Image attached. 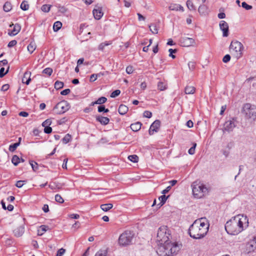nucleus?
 I'll list each match as a JSON object with an SVG mask.
<instances>
[{
  "mask_svg": "<svg viewBox=\"0 0 256 256\" xmlns=\"http://www.w3.org/2000/svg\"><path fill=\"white\" fill-rule=\"evenodd\" d=\"M248 226V219L246 216L238 214L228 221L225 224V230L228 234L236 235L244 230V224Z\"/></svg>",
  "mask_w": 256,
  "mask_h": 256,
  "instance_id": "obj_1",
  "label": "nucleus"
},
{
  "mask_svg": "<svg viewBox=\"0 0 256 256\" xmlns=\"http://www.w3.org/2000/svg\"><path fill=\"white\" fill-rule=\"evenodd\" d=\"M204 218L196 220L188 229V234L194 239L203 238L207 234L208 226L202 220Z\"/></svg>",
  "mask_w": 256,
  "mask_h": 256,
  "instance_id": "obj_2",
  "label": "nucleus"
},
{
  "mask_svg": "<svg viewBox=\"0 0 256 256\" xmlns=\"http://www.w3.org/2000/svg\"><path fill=\"white\" fill-rule=\"evenodd\" d=\"M170 236V234L167 226H160L158 230L156 236V241L158 244H164L169 242Z\"/></svg>",
  "mask_w": 256,
  "mask_h": 256,
  "instance_id": "obj_3",
  "label": "nucleus"
},
{
  "mask_svg": "<svg viewBox=\"0 0 256 256\" xmlns=\"http://www.w3.org/2000/svg\"><path fill=\"white\" fill-rule=\"evenodd\" d=\"M244 46L242 44L237 40L232 41L230 46V52L232 55L236 58L242 56Z\"/></svg>",
  "mask_w": 256,
  "mask_h": 256,
  "instance_id": "obj_4",
  "label": "nucleus"
},
{
  "mask_svg": "<svg viewBox=\"0 0 256 256\" xmlns=\"http://www.w3.org/2000/svg\"><path fill=\"white\" fill-rule=\"evenodd\" d=\"M134 234L133 232L130 230H126L118 238V244L120 246H126L132 243V240L134 238Z\"/></svg>",
  "mask_w": 256,
  "mask_h": 256,
  "instance_id": "obj_5",
  "label": "nucleus"
},
{
  "mask_svg": "<svg viewBox=\"0 0 256 256\" xmlns=\"http://www.w3.org/2000/svg\"><path fill=\"white\" fill-rule=\"evenodd\" d=\"M194 196L196 198H201L207 192L208 189L203 184H200L194 182L192 185Z\"/></svg>",
  "mask_w": 256,
  "mask_h": 256,
  "instance_id": "obj_6",
  "label": "nucleus"
},
{
  "mask_svg": "<svg viewBox=\"0 0 256 256\" xmlns=\"http://www.w3.org/2000/svg\"><path fill=\"white\" fill-rule=\"evenodd\" d=\"M159 248L157 253L160 256H172V244L169 242L164 244H158Z\"/></svg>",
  "mask_w": 256,
  "mask_h": 256,
  "instance_id": "obj_7",
  "label": "nucleus"
},
{
  "mask_svg": "<svg viewBox=\"0 0 256 256\" xmlns=\"http://www.w3.org/2000/svg\"><path fill=\"white\" fill-rule=\"evenodd\" d=\"M70 106L68 102L66 100H62L55 106L54 110L56 112H66L69 110Z\"/></svg>",
  "mask_w": 256,
  "mask_h": 256,
  "instance_id": "obj_8",
  "label": "nucleus"
},
{
  "mask_svg": "<svg viewBox=\"0 0 256 256\" xmlns=\"http://www.w3.org/2000/svg\"><path fill=\"white\" fill-rule=\"evenodd\" d=\"M180 42L182 46L187 47L194 46L196 44L194 39L188 37L181 38L180 40Z\"/></svg>",
  "mask_w": 256,
  "mask_h": 256,
  "instance_id": "obj_9",
  "label": "nucleus"
},
{
  "mask_svg": "<svg viewBox=\"0 0 256 256\" xmlns=\"http://www.w3.org/2000/svg\"><path fill=\"white\" fill-rule=\"evenodd\" d=\"M256 249V238L250 240L246 244V251L248 253L254 252Z\"/></svg>",
  "mask_w": 256,
  "mask_h": 256,
  "instance_id": "obj_10",
  "label": "nucleus"
},
{
  "mask_svg": "<svg viewBox=\"0 0 256 256\" xmlns=\"http://www.w3.org/2000/svg\"><path fill=\"white\" fill-rule=\"evenodd\" d=\"M220 28L222 31V36L226 37L228 36V25L224 20H221L219 24Z\"/></svg>",
  "mask_w": 256,
  "mask_h": 256,
  "instance_id": "obj_11",
  "label": "nucleus"
},
{
  "mask_svg": "<svg viewBox=\"0 0 256 256\" xmlns=\"http://www.w3.org/2000/svg\"><path fill=\"white\" fill-rule=\"evenodd\" d=\"M234 118H232V120H228L224 124V130L228 132H231L233 130L234 128L236 126Z\"/></svg>",
  "mask_w": 256,
  "mask_h": 256,
  "instance_id": "obj_12",
  "label": "nucleus"
},
{
  "mask_svg": "<svg viewBox=\"0 0 256 256\" xmlns=\"http://www.w3.org/2000/svg\"><path fill=\"white\" fill-rule=\"evenodd\" d=\"M160 126V122L158 120H155L150 126L148 130L149 134L152 135L154 132H156Z\"/></svg>",
  "mask_w": 256,
  "mask_h": 256,
  "instance_id": "obj_13",
  "label": "nucleus"
},
{
  "mask_svg": "<svg viewBox=\"0 0 256 256\" xmlns=\"http://www.w3.org/2000/svg\"><path fill=\"white\" fill-rule=\"evenodd\" d=\"M24 232V224H21L20 226L16 228L14 230L13 232L15 236L20 237L22 236Z\"/></svg>",
  "mask_w": 256,
  "mask_h": 256,
  "instance_id": "obj_14",
  "label": "nucleus"
},
{
  "mask_svg": "<svg viewBox=\"0 0 256 256\" xmlns=\"http://www.w3.org/2000/svg\"><path fill=\"white\" fill-rule=\"evenodd\" d=\"M92 14L94 18L97 20H100L104 15L102 8L100 7H98L97 8H94L92 10Z\"/></svg>",
  "mask_w": 256,
  "mask_h": 256,
  "instance_id": "obj_15",
  "label": "nucleus"
},
{
  "mask_svg": "<svg viewBox=\"0 0 256 256\" xmlns=\"http://www.w3.org/2000/svg\"><path fill=\"white\" fill-rule=\"evenodd\" d=\"M247 111L256 112V106L254 105H252L249 103L246 104L242 107V112H246Z\"/></svg>",
  "mask_w": 256,
  "mask_h": 256,
  "instance_id": "obj_16",
  "label": "nucleus"
},
{
  "mask_svg": "<svg viewBox=\"0 0 256 256\" xmlns=\"http://www.w3.org/2000/svg\"><path fill=\"white\" fill-rule=\"evenodd\" d=\"M14 26V28L10 32H8V34L10 36H16L17 34L20 31L21 29V27L20 24H12L10 25V26Z\"/></svg>",
  "mask_w": 256,
  "mask_h": 256,
  "instance_id": "obj_17",
  "label": "nucleus"
},
{
  "mask_svg": "<svg viewBox=\"0 0 256 256\" xmlns=\"http://www.w3.org/2000/svg\"><path fill=\"white\" fill-rule=\"evenodd\" d=\"M31 72L30 71H26L24 72V76L22 78V82L24 84H26L28 85L31 81L30 78Z\"/></svg>",
  "mask_w": 256,
  "mask_h": 256,
  "instance_id": "obj_18",
  "label": "nucleus"
},
{
  "mask_svg": "<svg viewBox=\"0 0 256 256\" xmlns=\"http://www.w3.org/2000/svg\"><path fill=\"white\" fill-rule=\"evenodd\" d=\"M96 120L100 122L101 124L106 125L108 124L110 120L106 116H96Z\"/></svg>",
  "mask_w": 256,
  "mask_h": 256,
  "instance_id": "obj_19",
  "label": "nucleus"
},
{
  "mask_svg": "<svg viewBox=\"0 0 256 256\" xmlns=\"http://www.w3.org/2000/svg\"><path fill=\"white\" fill-rule=\"evenodd\" d=\"M198 12L201 15H206L208 14V8L205 5L200 6L198 8Z\"/></svg>",
  "mask_w": 256,
  "mask_h": 256,
  "instance_id": "obj_20",
  "label": "nucleus"
},
{
  "mask_svg": "<svg viewBox=\"0 0 256 256\" xmlns=\"http://www.w3.org/2000/svg\"><path fill=\"white\" fill-rule=\"evenodd\" d=\"M196 92V88L194 86H187L185 88L184 92L186 94H193Z\"/></svg>",
  "mask_w": 256,
  "mask_h": 256,
  "instance_id": "obj_21",
  "label": "nucleus"
},
{
  "mask_svg": "<svg viewBox=\"0 0 256 256\" xmlns=\"http://www.w3.org/2000/svg\"><path fill=\"white\" fill-rule=\"evenodd\" d=\"M36 48V43L32 41L28 46L27 49L30 54H32L35 50Z\"/></svg>",
  "mask_w": 256,
  "mask_h": 256,
  "instance_id": "obj_22",
  "label": "nucleus"
},
{
  "mask_svg": "<svg viewBox=\"0 0 256 256\" xmlns=\"http://www.w3.org/2000/svg\"><path fill=\"white\" fill-rule=\"evenodd\" d=\"M142 124L140 122H136L130 125V128L134 132H138L141 128Z\"/></svg>",
  "mask_w": 256,
  "mask_h": 256,
  "instance_id": "obj_23",
  "label": "nucleus"
},
{
  "mask_svg": "<svg viewBox=\"0 0 256 256\" xmlns=\"http://www.w3.org/2000/svg\"><path fill=\"white\" fill-rule=\"evenodd\" d=\"M64 186V184H56V183H53L50 184H49V187L52 190H60L62 188V186Z\"/></svg>",
  "mask_w": 256,
  "mask_h": 256,
  "instance_id": "obj_24",
  "label": "nucleus"
},
{
  "mask_svg": "<svg viewBox=\"0 0 256 256\" xmlns=\"http://www.w3.org/2000/svg\"><path fill=\"white\" fill-rule=\"evenodd\" d=\"M113 206L112 204H103L100 206L102 210L104 212H107L110 210Z\"/></svg>",
  "mask_w": 256,
  "mask_h": 256,
  "instance_id": "obj_25",
  "label": "nucleus"
},
{
  "mask_svg": "<svg viewBox=\"0 0 256 256\" xmlns=\"http://www.w3.org/2000/svg\"><path fill=\"white\" fill-rule=\"evenodd\" d=\"M106 98L105 97H100L97 100L92 103V106L95 104H101L104 103L106 101Z\"/></svg>",
  "mask_w": 256,
  "mask_h": 256,
  "instance_id": "obj_26",
  "label": "nucleus"
},
{
  "mask_svg": "<svg viewBox=\"0 0 256 256\" xmlns=\"http://www.w3.org/2000/svg\"><path fill=\"white\" fill-rule=\"evenodd\" d=\"M62 26V23L60 21L55 22L53 26V30L54 32H58Z\"/></svg>",
  "mask_w": 256,
  "mask_h": 256,
  "instance_id": "obj_27",
  "label": "nucleus"
},
{
  "mask_svg": "<svg viewBox=\"0 0 256 256\" xmlns=\"http://www.w3.org/2000/svg\"><path fill=\"white\" fill-rule=\"evenodd\" d=\"M48 229V226L45 225H42L40 230H38V234L40 236H42L43 234Z\"/></svg>",
  "mask_w": 256,
  "mask_h": 256,
  "instance_id": "obj_28",
  "label": "nucleus"
},
{
  "mask_svg": "<svg viewBox=\"0 0 256 256\" xmlns=\"http://www.w3.org/2000/svg\"><path fill=\"white\" fill-rule=\"evenodd\" d=\"M164 194H163V195L159 197V200H160V202L158 205H160V206H162L166 202L167 198L170 196H166Z\"/></svg>",
  "mask_w": 256,
  "mask_h": 256,
  "instance_id": "obj_29",
  "label": "nucleus"
},
{
  "mask_svg": "<svg viewBox=\"0 0 256 256\" xmlns=\"http://www.w3.org/2000/svg\"><path fill=\"white\" fill-rule=\"evenodd\" d=\"M3 8L5 12H8L12 8V5L10 2H6L3 6Z\"/></svg>",
  "mask_w": 256,
  "mask_h": 256,
  "instance_id": "obj_30",
  "label": "nucleus"
},
{
  "mask_svg": "<svg viewBox=\"0 0 256 256\" xmlns=\"http://www.w3.org/2000/svg\"><path fill=\"white\" fill-rule=\"evenodd\" d=\"M172 256L173 254H176L179 250V248L176 243H172Z\"/></svg>",
  "mask_w": 256,
  "mask_h": 256,
  "instance_id": "obj_31",
  "label": "nucleus"
},
{
  "mask_svg": "<svg viewBox=\"0 0 256 256\" xmlns=\"http://www.w3.org/2000/svg\"><path fill=\"white\" fill-rule=\"evenodd\" d=\"M149 28H150V32L153 34H157L158 33V28L155 24H152L150 25Z\"/></svg>",
  "mask_w": 256,
  "mask_h": 256,
  "instance_id": "obj_32",
  "label": "nucleus"
},
{
  "mask_svg": "<svg viewBox=\"0 0 256 256\" xmlns=\"http://www.w3.org/2000/svg\"><path fill=\"white\" fill-rule=\"evenodd\" d=\"M20 8L23 10H28L29 8V4H28V2L26 0H24L20 4Z\"/></svg>",
  "mask_w": 256,
  "mask_h": 256,
  "instance_id": "obj_33",
  "label": "nucleus"
},
{
  "mask_svg": "<svg viewBox=\"0 0 256 256\" xmlns=\"http://www.w3.org/2000/svg\"><path fill=\"white\" fill-rule=\"evenodd\" d=\"M12 162L14 166H17L20 162V158L16 155H14L12 159Z\"/></svg>",
  "mask_w": 256,
  "mask_h": 256,
  "instance_id": "obj_34",
  "label": "nucleus"
},
{
  "mask_svg": "<svg viewBox=\"0 0 256 256\" xmlns=\"http://www.w3.org/2000/svg\"><path fill=\"white\" fill-rule=\"evenodd\" d=\"M64 85L63 82L57 80L54 83V88L56 90H60L63 88Z\"/></svg>",
  "mask_w": 256,
  "mask_h": 256,
  "instance_id": "obj_35",
  "label": "nucleus"
},
{
  "mask_svg": "<svg viewBox=\"0 0 256 256\" xmlns=\"http://www.w3.org/2000/svg\"><path fill=\"white\" fill-rule=\"evenodd\" d=\"M72 136L70 134H66L64 137L62 139L63 143L66 144L71 140Z\"/></svg>",
  "mask_w": 256,
  "mask_h": 256,
  "instance_id": "obj_36",
  "label": "nucleus"
},
{
  "mask_svg": "<svg viewBox=\"0 0 256 256\" xmlns=\"http://www.w3.org/2000/svg\"><path fill=\"white\" fill-rule=\"evenodd\" d=\"M53 72V70L50 68H46L42 70V73L46 74L48 76H51Z\"/></svg>",
  "mask_w": 256,
  "mask_h": 256,
  "instance_id": "obj_37",
  "label": "nucleus"
},
{
  "mask_svg": "<svg viewBox=\"0 0 256 256\" xmlns=\"http://www.w3.org/2000/svg\"><path fill=\"white\" fill-rule=\"evenodd\" d=\"M20 146V142H16L12 144H11L9 146V150L13 152H14L17 147Z\"/></svg>",
  "mask_w": 256,
  "mask_h": 256,
  "instance_id": "obj_38",
  "label": "nucleus"
},
{
  "mask_svg": "<svg viewBox=\"0 0 256 256\" xmlns=\"http://www.w3.org/2000/svg\"><path fill=\"white\" fill-rule=\"evenodd\" d=\"M158 88L160 90L162 91L166 89V86L164 82H159L158 84Z\"/></svg>",
  "mask_w": 256,
  "mask_h": 256,
  "instance_id": "obj_39",
  "label": "nucleus"
},
{
  "mask_svg": "<svg viewBox=\"0 0 256 256\" xmlns=\"http://www.w3.org/2000/svg\"><path fill=\"white\" fill-rule=\"evenodd\" d=\"M50 8H51V5L44 4L41 7V10L44 12H48L50 10Z\"/></svg>",
  "mask_w": 256,
  "mask_h": 256,
  "instance_id": "obj_40",
  "label": "nucleus"
},
{
  "mask_svg": "<svg viewBox=\"0 0 256 256\" xmlns=\"http://www.w3.org/2000/svg\"><path fill=\"white\" fill-rule=\"evenodd\" d=\"M128 107L124 104L120 105L118 110V112H128Z\"/></svg>",
  "mask_w": 256,
  "mask_h": 256,
  "instance_id": "obj_41",
  "label": "nucleus"
},
{
  "mask_svg": "<svg viewBox=\"0 0 256 256\" xmlns=\"http://www.w3.org/2000/svg\"><path fill=\"white\" fill-rule=\"evenodd\" d=\"M186 6L190 10H194V6L193 4V2L190 0H188L186 2Z\"/></svg>",
  "mask_w": 256,
  "mask_h": 256,
  "instance_id": "obj_42",
  "label": "nucleus"
},
{
  "mask_svg": "<svg viewBox=\"0 0 256 256\" xmlns=\"http://www.w3.org/2000/svg\"><path fill=\"white\" fill-rule=\"evenodd\" d=\"M128 158L130 160L134 162H138V157L136 155L129 156Z\"/></svg>",
  "mask_w": 256,
  "mask_h": 256,
  "instance_id": "obj_43",
  "label": "nucleus"
},
{
  "mask_svg": "<svg viewBox=\"0 0 256 256\" xmlns=\"http://www.w3.org/2000/svg\"><path fill=\"white\" fill-rule=\"evenodd\" d=\"M55 200L56 202H59L60 204H62L64 202V199L58 194H56L55 196Z\"/></svg>",
  "mask_w": 256,
  "mask_h": 256,
  "instance_id": "obj_44",
  "label": "nucleus"
},
{
  "mask_svg": "<svg viewBox=\"0 0 256 256\" xmlns=\"http://www.w3.org/2000/svg\"><path fill=\"white\" fill-rule=\"evenodd\" d=\"M107 252L105 250H100L95 254L94 256H106Z\"/></svg>",
  "mask_w": 256,
  "mask_h": 256,
  "instance_id": "obj_45",
  "label": "nucleus"
},
{
  "mask_svg": "<svg viewBox=\"0 0 256 256\" xmlns=\"http://www.w3.org/2000/svg\"><path fill=\"white\" fill-rule=\"evenodd\" d=\"M30 164L34 171H36L38 169V164L34 161H30Z\"/></svg>",
  "mask_w": 256,
  "mask_h": 256,
  "instance_id": "obj_46",
  "label": "nucleus"
},
{
  "mask_svg": "<svg viewBox=\"0 0 256 256\" xmlns=\"http://www.w3.org/2000/svg\"><path fill=\"white\" fill-rule=\"evenodd\" d=\"M245 116L246 118H250L252 117H253V120H254L256 118V113H245Z\"/></svg>",
  "mask_w": 256,
  "mask_h": 256,
  "instance_id": "obj_47",
  "label": "nucleus"
},
{
  "mask_svg": "<svg viewBox=\"0 0 256 256\" xmlns=\"http://www.w3.org/2000/svg\"><path fill=\"white\" fill-rule=\"evenodd\" d=\"M101 74L100 73L98 74H92L90 76V81L92 82H94L98 78V76H100Z\"/></svg>",
  "mask_w": 256,
  "mask_h": 256,
  "instance_id": "obj_48",
  "label": "nucleus"
},
{
  "mask_svg": "<svg viewBox=\"0 0 256 256\" xmlns=\"http://www.w3.org/2000/svg\"><path fill=\"white\" fill-rule=\"evenodd\" d=\"M120 90H115L112 92V94H110V97L111 98H116L117 96H118V95H120Z\"/></svg>",
  "mask_w": 256,
  "mask_h": 256,
  "instance_id": "obj_49",
  "label": "nucleus"
},
{
  "mask_svg": "<svg viewBox=\"0 0 256 256\" xmlns=\"http://www.w3.org/2000/svg\"><path fill=\"white\" fill-rule=\"evenodd\" d=\"M178 7L179 6V4H172L169 6V9L171 10H178Z\"/></svg>",
  "mask_w": 256,
  "mask_h": 256,
  "instance_id": "obj_50",
  "label": "nucleus"
},
{
  "mask_svg": "<svg viewBox=\"0 0 256 256\" xmlns=\"http://www.w3.org/2000/svg\"><path fill=\"white\" fill-rule=\"evenodd\" d=\"M26 182V180H18L16 182V186L18 188H22Z\"/></svg>",
  "mask_w": 256,
  "mask_h": 256,
  "instance_id": "obj_51",
  "label": "nucleus"
},
{
  "mask_svg": "<svg viewBox=\"0 0 256 256\" xmlns=\"http://www.w3.org/2000/svg\"><path fill=\"white\" fill-rule=\"evenodd\" d=\"M196 146V143H193V146L192 148H190L188 150V154H194L195 152V148Z\"/></svg>",
  "mask_w": 256,
  "mask_h": 256,
  "instance_id": "obj_52",
  "label": "nucleus"
},
{
  "mask_svg": "<svg viewBox=\"0 0 256 256\" xmlns=\"http://www.w3.org/2000/svg\"><path fill=\"white\" fill-rule=\"evenodd\" d=\"M242 6L246 10H250L252 8V6L248 5L246 2H242Z\"/></svg>",
  "mask_w": 256,
  "mask_h": 256,
  "instance_id": "obj_53",
  "label": "nucleus"
},
{
  "mask_svg": "<svg viewBox=\"0 0 256 256\" xmlns=\"http://www.w3.org/2000/svg\"><path fill=\"white\" fill-rule=\"evenodd\" d=\"M98 112H108V110L106 109L104 106L100 105L98 106Z\"/></svg>",
  "mask_w": 256,
  "mask_h": 256,
  "instance_id": "obj_54",
  "label": "nucleus"
},
{
  "mask_svg": "<svg viewBox=\"0 0 256 256\" xmlns=\"http://www.w3.org/2000/svg\"><path fill=\"white\" fill-rule=\"evenodd\" d=\"M52 124V121L50 119H47L42 124V126H50Z\"/></svg>",
  "mask_w": 256,
  "mask_h": 256,
  "instance_id": "obj_55",
  "label": "nucleus"
},
{
  "mask_svg": "<svg viewBox=\"0 0 256 256\" xmlns=\"http://www.w3.org/2000/svg\"><path fill=\"white\" fill-rule=\"evenodd\" d=\"M188 66L190 70H193L196 67V63L193 62H190L188 64Z\"/></svg>",
  "mask_w": 256,
  "mask_h": 256,
  "instance_id": "obj_56",
  "label": "nucleus"
},
{
  "mask_svg": "<svg viewBox=\"0 0 256 256\" xmlns=\"http://www.w3.org/2000/svg\"><path fill=\"white\" fill-rule=\"evenodd\" d=\"M66 252V250L61 248L58 250L57 252L56 256H62Z\"/></svg>",
  "mask_w": 256,
  "mask_h": 256,
  "instance_id": "obj_57",
  "label": "nucleus"
},
{
  "mask_svg": "<svg viewBox=\"0 0 256 256\" xmlns=\"http://www.w3.org/2000/svg\"><path fill=\"white\" fill-rule=\"evenodd\" d=\"M230 60V54H227L226 56H224V57L222 58V62L224 63H227Z\"/></svg>",
  "mask_w": 256,
  "mask_h": 256,
  "instance_id": "obj_58",
  "label": "nucleus"
},
{
  "mask_svg": "<svg viewBox=\"0 0 256 256\" xmlns=\"http://www.w3.org/2000/svg\"><path fill=\"white\" fill-rule=\"evenodd\" d=\"M109 44H108L106 42L102 43L98 46V50H102L106 46H107Z\"/></svg>",
  "mask_w": 256,
  "mask_h": 256,
  "instance_id": "obj_59",
  "label": "nucleus"
},
{
  "mask_svg": "<svg viewBox=\"0 0 256 256\" xmlns=\"http://www.w3.org/2000/svg\"><path fill=\"white\" fill-rule=\"evenodd\" d=\"M134 72V68H133V67L132 66H128L126 67V72L128 74H131L133 72Z\"/></svg>",
  "mask_w": 256,
  "mask_h": 256,
  "instance_id": "obj_60",
  "label": "nucleus"
},
{
  "mask_svg": "<svg viewBox=\"0 0 256 256\" xmlns=\"http://www.w3.org/2000/svg\"><path fill=\"white\" fill-rule=\"evenodd\" d=\"M44 130L46 134H49L52 132V128L50 126H44Z\"/></svg>",
  "mask_w": 256,
  "mask_h": 256,
  "instance_id": "obj_61",
  "label": "nucleus"
},
{
  "mask_svg": "<svg viewBox=\"0 0 256 256\" xmlns=\"http://www.w3.org/2000/svg\"><path fill=\"white\" fill-rule=\"evenodd\" d=\"M8 72V70L4 72V68H2L0 69V78H2Z\"/></svg>",
  "mask_w": 256,
  "mask_h": 256,
  "instance_id": "obj_62",
  "label": "nucleus"
},
{
  "mask_svg": "<svg viewBox=\"0 0 256 256\" xmlns=\"http://www.w3.org/2000/svg\"><path fill=\"white\" fill-rule=\"evenodd\" d=\"M17 44V42L16 40H12L9 42L8 44V47L12 48L16 46Z\"/></svg>",
  "mask_w": 256,
  "mask_h": 256,
  "instance_id": "obj_63",
  "label": "nucleus"
},
{
  "mask_svg": "<svg viewBox=\"0 0 256 256\" xmlns=\"http://www.w3.org/2000/svg\"><path fill=\"white\" fill-rule=\"evenodd\" d=\"M70 92V90L69 88L65 89L60 92V94L63 96H66L69 94Z\"/></svg>",
  "mask_w": 256,
  "mask_h": 256,
  "instance_id": "obj_64",
  "label": "nucleus"
}]
</instances>
